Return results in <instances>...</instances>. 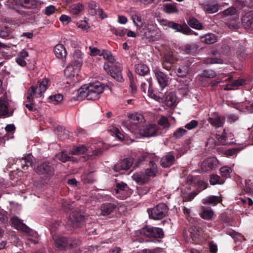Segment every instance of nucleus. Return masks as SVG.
I'll return each mask as SVG.
<instances>
[{"mask_svg":"<svg viewBox=\"0 0 253 253\" xmlns=\"http://www.w3.org/2000/svg\"><path fill=\"white\" fill-rule=\"evenodd\" d=\"M111 32L116 36L123 37L126 34L127 29L125 28H113L111 29Z\"/></svg>","mask_w":253,"mask_h":253,"instance_id":"obj_51","label":"nucleus"},{"mask_svg":"<svg viewBox=\"0 0 253 253\" xmlns=\"http://www.w3.org/2000/svg\"><path fill=\"white\" fill-rule=\"evenodd\" d=\"M194 61V60L192 58L185 60L183 65L177 69V75L179 77L183 78L188 75L190 71V67Z\"/></svg>","mask_w":253,"mask_h":253,"instance_id":"obj_15","label":"nucleus"},{"mask_svg":"<svg viewBox=\"0 0 253 253\" xmlns=\"http://www.w3.org/2000/svg\"><path fill=\"white\" fill-rule=\"evenodd\" d=\"M208 122L213 126L218 128L223 126L225 119L221 117L217 113H212L208 119Z\"/></svg>","mask_w":253,"mask_h":253,"instance_id":"obj_18","label":"nucleus"},{"mask_svg":"<svg viewBox=\"0 0 253 253\" xmlns=\"http://www.w3.org/2000/svg\"><path fill=\"white\" fill-rule=\"evenodd\" d=\"M52 239L54 242V246L60 250H65L69 246L71 248L75 246L79 245L81 241L79 240L68 238L61 235H52Z\"/></svg>","mask_w":253,"mask_h":253,"instance_id":"obj_2","label":"nucleus"},{"mask_svg":"<svg viewBox=\"0 0 253 253\" xmlns=\"http://www.w3.org/2000/svg\"><path fill=\"white\" fill-rule=\"evenodd\" d=\"M214 215L213 211L211 209L202 207V211L200 213V216L204 219L211 220L212 219Z\"/></svg>","mask_w":253,"mask_h":253,"instance_id":"obj_32","label":"nucleus"},{"mask_svg":"<svg viewBox=\"0 0 253 253\" xmlns=\"http://www.w3.org/2000/svg\"><path fill=\"white\" fill-rule=\"evenodd\" d=\"M176 5V3L165 4L164 5V11L168 14L177 13L178 10Z\"/></svg>","mask_w":253,"mask_h":253,"instance_id":"obj_39","label":"nucleus"},{"mask_svg":"<svg viewBox=\"0 0 253 253\" xmlns=\"http://www.w3.org/2000/svg\"><path fill=\"white\" fill-rule=\"evenodd\" d=\"M218 5L217 4H207L204 7L205 11L208 13H214L218 10Z\"/></svg>","mask_w":253,"mask_h":253,"instance_id":"obj_49","label":"nucleus"},{"mask_svg":"<svg viewBox=\"0 0 253 253\" xmlns=\"http://www.w3.org/2000/svg\"><path fill=\"white\" fill-rule=\"evenodd\" d=\"M201 40L207 44H211L217 41L216 36L213 34H208L201 37Z\"/></svg>","mask_w":253,"mask_h":253,"instance_id":"obj_42","label":"nucleus"},{"mask_svg":"<svg viewBox=\"0 0 253 253\" xmlns=\"http://www.w3.org/2000/svg\"><path fill=\"white\" fill-rule=\"evenodd\" d=\"M150 26L151 25L146 22L141 23L140 25H137V31L141 36L148 38L150 32Z\"/></svg>","mask_w":253,"mask_h":253,"instance_id":"obj_24","label":"nucleus"},{"mask_svg":"<svg viewBox=\"0 0 253 253\" xmlns=\"http://www.w3.org/2000/svg\"><path fill=\"white\" fill-rule=\"evenodd\" d=\"M133 179L138 184L143 185L148 183L150 178L144 172H139L134 173L132 176Z\"/></svg>","mask_w":253,"mask_h":253,"instance_id":"obj_26","label":"nucleus"},{"mask_svg":"<svg viewBox=\"0 0 253 253\" xmlns=\"http://www.w3.org/2000/svg\"><path fill=\"white\" fill-rule=\"evenodd\" d=\"M48 80L43 79L38 82L36 85H33L28 90L27 99L28 102H33L34 97H40L47 88Z\"/></svg>","mask_w":253,"mask_h":253,"instance_id":"obj_1","label":"nucleus"},{"mask_svg":"<svg viewBox=\"0 0 253 253\" xmlns=\"http://www.w3.org/2000/svg\"><path fill=\"white\" fill-rule=\"evenodd\" d=\"M117 208V206L112 203H105L101 205L100 208L101 215L105 216L113 212Z\"/></svg>","mask_w":253,"mask_h":253,"instance_id":"obj_22","label":"nucleus"},{"mask_svg":"<svg viewBox=\"0 0 253 253\" xmlns=\"http://www.w3.org/2000/svg\"><path fill=\"white\" fill-rule=\"evenodd\" d=\"M199 193V191L194 190L193 192L184 196V201L187 202L191 201Z\"/></svg>","mask_w":253,"mask_h":253,"instance_id":"obj_59","label":"nucleus"},{"mask_svg":"<svg viewBox=\"0 0 253 253\" xmlns=\"http://www.w3.org/2000/svg\"><path fill=\"white\" fill-rule=\"evenodd\" d=\"M36 172L39 175H43L46 178H50L54 174L53 167L47 162H43L39 165L36 169Z\"/></svg>","mask_w":253,"mask_h":253,"instance_id":"obj_6","label":"nucleus"},{"mask_svg":"<svg viewBox=\"0 0 253 253\" xmlns=\"http://www.w3.org/2000/svg\"><path fill=\"white\" fill-rule=\"evenodd\" d=\"M188 23L191 27L194 29L200 30L203 28L202 24L197 19L193 17L189 19Z\"/></svg>","mask_w":253,"mask_h":253,"instance_id":"obj_44","label":"nucleus"},{"mask_svg":"<svg viewBox=\"0 0 253 253\" xmlns=\"http://www.w3.org/2000/svg\"><path fill=\"white\" fill-rule=\"evenodd\" d=\"M149 166L150 168L147 169L144 172L149 178L150 176H155L158 171L157 165L153 161H150Z\"/></svg>","mask_w":253,"mask_h":253,"instance_id":"obj_38","label":"nucleus"},{"mask_svg":"<svg viewBox=\"0 0 253 253\" xmlns=\"http://www.w3.org/2000/svg\"><path fill=\"white\" fill-rule=\"evenodd\" d=\"M158 127L154 124H149L143 126L139 129V133L144 137H152L157 135Z\"/></svg>","mask_w":253,"mask_h":253,"instance_id":"obj_14","label":"nucleus"},{"mask_svg":"<svg viewBox=\"0 0 253 253\" xmlns=\"http://www.w3.org/2000/svg\"><path fill=\"white\" fill-rule=\"evenodd\" d=\"M165 102L167 106L170 107L175 105L176 101V96L175 93L168 92L166 94Z\"/></svg>","mask_w":253,"mask_h":253,"instance_id":"obj_33","label":"nucleus"},{"mask_svg":"<svg viewBox=\"0 0 253 253\" xmlns=\"http://www.w3.org/2000/svg\"><path fill=\"white\" fill-rule=\"evenodd\" d=\"M198 122L196 120H192L185 126V127L189 130L195 128L198 126Z\"/></svg>","mask_w":253,"mask_h":253,"instance_id":"obj_62","label":"nucleus"},{"mask_svg":"<svg viewBox=\"0 0 253 253\" xmlns=\"http://www.w3.org/2000/svg\"><path fill=\"white\" fill-rule=\"evenodd\" d=\"M11 3L10 7L13 9L16 8V5H19L26 9L35 8L37 5L36 0H8Z\"/></svg>","mask_w":253,"mask_h":253,"instance_id":"obj_13","label":"nucleus"},{"mask_svg":"<svg viewBox=\"0 0 253 253\" xmlns=\"http://www.w3.org/2000/svg\"><path fill=\"white\" fill-rule=\"evenodd\" d=\"M12 225L17 230H21L26 233H30L31 229L28 227L17 216H13L11 219Z\"/></svg>","mask_w":253,"mask_h":253,"instance_id":"obj_21","label":"nucleus"},{"mask_svg":"<svg viewBox=\"0 0 253 253\" xmlns=\"http://www.w3.org/2000/svg\"><path fill=\"white\" fill-rule=\"evenodd\" d=\"M87 150V148L85 145H81L78 146H74L71 150V153L73 155H79L84 154Z\"/></svg>","mask_w":253,"mask_h":253,"instance_id":"obj_41","label":"nucleus"},{"mask_svg":"<svg viewBox=\"0 0 253 253\" xmlns=\"http://www.w3.org/2000/svg\"><path fill=\"white\" fill-rule=\"evenodd\" d=\"M49 99L54 104H57L60 103L63 99V96L60 94H55L54 95H51L49 96Z\"/></svg>","mask_w":253,"mask_h":253,"instance_id":"obj_55","label":"nucleus"},{"mask_svg":"<svg viewBox=\"0 0 253 253\" xmlns=\"http://www.w3.org/2000/svg\"><path fill=\"white\" fill-rule=\"evenodd\" d=\"M101 56H103L104 59L108 61L106 62H108L111 64L115 61L114 57L113 56L112 53L109 50L105 49L102 50Z\"/></svg>","mask_w":253,"mask_h":253,"instance_id":"obj_43","label":"nucleus"},{"mask_svg":"<svg viewBox=\"0 0 253 253\" xmlns=\"http://www.w3.org/2000/svg\"><path fill=\"white\" fill-rule=\"evenodd\" d=\"M236 55L240 60H243L247 57V53L245 51V48L243 46L238 47L236 51Z\"/></svg>","mask_w":253,"mask_h":253,"instance_id":"obj_46","label":"nucleus"},{"mask_svg":"<svg viewBox=\"0 0 253 253\" xmlns=\"http://www.w3.org/2000/svg\"><path fill=\"white\" fill-rule=\"evenodd\" d=\"M54 53L56 57L62 60L66 58L67 53L66 50L62 44H57L54 48Z\"/></svg>","mask_w":253,"mask_h":253,"instance_id":"obj_25","label":"nucleus"},{"mask_svg":"<svg viewBox=\"0 0 253 253\" xmlns=\"http://www.w3.org/2000/svg\"><path fill=\"white\" fill-rule=\"evenodd\" d=\"M9 103L8 100L6 97H0V117H8L11 114L8 112Z\"/></svg>","mask_w":253,"mask_h":253,"instance_id":"obj_20","label":"nucleus"},{"mask_svg":"<svg viewBox=\"0 0 253 253\" xmlns=\"http://www.w3.org/2000/svg\"><path fill=\"white\" fill-rule=\"evenodd\" d=\"M247 81L244 79H239L238 80H234L231 84L230 85V87L227 86L226 89L228 90L232 89L233 87H239L243 85L246 84Z\"/></svg>","mask_w":253,"mask_h":253,"instance_id":"obj_45","label":"nucleus"},{"mask_svg":"<svg viewBox=\"0 0 253 253\" xmlns=\"http://www.w3.org/2000/svg\"><path fill=\"white\" fill-rule=\"evenodd\" d=\"M201 80L205 79H212L215 78L216 73L212 70L207 69L204 70L200 75Z\"/></svg>","mask_w":253,"mask_h":253,"instance_id":"obj_40","label":"nucleus"},{"mask_svg":"<svg viewBox=\"0 0 253 253\" xmlns=\"http://www.w3.org/2000/svg\"><path fill=\"white\" fill-rule=\"evenodd\" d=\"M128 185L125 182L117 183L115 188L116 197L121 200H125L131 195Z\"/></svg>","mask_w":253,"mask_h":253,"instance_id":"obj_8","label":"nucleus"},{"mask_svg":"<svg viewBox=\"0 0 253 253\" xmlns=\"http://www.w3.org/2000/svg\"><path fill=\"white\" fill-rule=\"evenodd\" d=\"M236 9L235 8L231 7L228 8H227L226 10H224L222 13L223 14L224 16H228V15H234L236 13Z\"/></svg>","mask_w":253,"mask_h":253,"instance_id":"obj_61","label":"nucleus"},{"mask_svg":"<svg viewBox=\"0 0 253 253\" xmlns=\"http://www.w3.org/2000/svg\"><path fill=\"white\" fill-rule=\"evenodd\" d=\"M76 55H74V59L65 69V73L67 72H75V71H79L80 70L83 63L82 55L80 54L79 55L80 57H79L77 59H76Z\"/></svg>","mask_w":253,"mask_h":253,"instance_id":"obj_17","label":"nucleus"},{"mask_svg":"<svg viewBox=\"0 0 253 253\" xmlns=\"http://www.w3.org/2000/svg\"><path fill=\"white\" fill-rule=\"evenodd\" d=\"M196 186L197 188L196 189V191H199V193L202 190L206 189L208 187V184L203 180H199L197 182Z\"/></svg>","mask_w":253,"mask_h":253,"instance_id":"obj_58","label":"nucleus"},{"mask_svg":"<svg viewBox=\"0 0 253 253\" xmlns=\"http://www.w3.org/2000/svg\"><path fill=\"white\" fill-rule=\"evenodd\" d=\"M221 175L225 177H230V174L232 172V169L228 167H223L221 168L220 169Z\"/></svg>","mask_w":253,"mask_h":253,"instance_id":"obj_57","label":"nucleus"},{"mask_svg":"<svg viewBox=\"0 0 253 253\" xmlns=\"http://www.w3.org/2000/svg\"><path fill=\"white\" fill-rule=\"evenodd\" d=\"M56 158L63 163L68 161H73V157L69 156L65 152H62L56 155Z\"/></svg>","mask_w":253,"mask_h":253,"instance_id":"obj_47","label":"nucleus"},{"mask_svg":"<svg viewBox=\"0 0 253 253\" xmlns=\"http://www.w3.org/2000/svg\"><path fill=\"white\" fill-rule=\"evenodd\" d=\"M100 94L88 88H84L82 86L78 90V97L81 99L86 98L87 100H95L100 98Z\"/></svg>","mask_w":253,"mask_h":253,"instance_id":"obj_11","label":"nucleus"},{"mask_svg":"<svg viewBox=\"0 0 253 253\" xmlns=\"http://www.w3.org/2000/svg\"><path fill=\"white\" fill-rule=\"evenodd\" d=\"M198 46L195 43L186 44L181 47V50L187 54H193L196 52Z\"/></svg>","mask_w":253,"mask_h":253,"instance_id":"obj_37","label":"nucleus"},{"mask_svg":"<svg viewBox=\"0 0 253 253\" xmlns=\"http://www.w3.org/2000/svg\"><path fill=\"white\" fill-rule=\"evenodd\" d=\"M148 82L149 86L148 89V95L153 98H155L157 97V92L154 90L153 87V84L151 81V79L150 78L149 80H147Z\"/></svg>","mask_w":253,"mask_h":253,"instance_id":"obj_53","label":"nucleus"},{"mask_svg":"<svg viewBox=\"0 0 253 253\" xmlns=\"http://www.w3.org/2000/svg\"><path fill=\"white\" fill-rule=\"evenodd\" d=\"M134 69L135 73L140 76H144L150 72L148 66L142 63L135 64L134 65Z\"/></svg>","mask_w":253,"mask_h":253,"instance_id":"obj_29","label":"nucleus"},{"mask_svg":"<svg viewBox=\"0 0 253 253\" xmlns=\"http://www.w3.org/2000/svg\"><path fill=\"white\" fill-rule=\"evenodd\" d=\"M215 161L211 158L205 160L201 165V169L203 171H210L214 169L216 164Z\"/></svg>","mask_w":253,"mask_h":253,"instance_id":"obj_27","label":"nucleus"},{"mask_svg":"<svg viewBox=\"0 0 253 253\" xmlns=\"http://www.w3.org/2000/svg\"><path fill=\"white\" fill-rule=\"evenodd\" d=\"M165 22V25L166 26L175 30V32H179L185 35H192L194 33L186 24L181 25L173 21L168 20H166Z\"/></svg>","mask_w":253,"mask_h":253,"instance_id":"obj_9","label":"nucleus"},{"mask_svg":"<svg viewBox=\"0 0 253 253\" xmlns=\"http://www.w3.org/2000/svg\"><path fill=\"white\" fill-rule=\"evenodd\" d=\"M46 224L49 227V229L52 235L55 232L59 226L61 225V222L59 220H53L49 219L47 220Z\"/></svg>","mask_w":253,"mask_h":253,"instance_id":"obj_35","label":"nucleus"},{"mask_svg":"<svg viewBox=\"0 0 253 253\" xmlns=\"http://www.w3.org/2000/svg\"><path fill=\"white\" fill-rule=\"evenodd\" d=\"M103 68L106 72L119 82H123L124 79L122 76V67L118 62H113L112 63L105 62Z\"/></svg>","mask_w":253,"mask_h":253,"instance_id":"obj_3","label":"nucleus"},{"mask_svg":"<svg viewBox=\"0 0 253 253\" xmlns=\"http://www.w3.org/2000/svg\"><path fill=\"white\" fill-rule=\"evenodd\" d=\"M242 23L245 29H253V11H250L245 14L242 18Z\"/></svg>","mask_w":253,"mask_h":253,"instance_id":"obj_23","label":"nucleus"},{"mask_svg":"<svg viewBox=\"0 0 253 253\" xmlns=\"http://www.w3.org/2000/svg\"><path fill=\"white\" fill-rule=\"evenodd\" d=\"M32 158L33 156L29 154L19 160V163H21L22 169H26L32 166L33 163Z\"/></svg>","mask_w":253,"mask_h":253,"instance_id":"obj_34","label":"nucleus"},{"mask_svg":"<svg viewBox=\"0 0 253 253\" xmlns=\"http://www.w3.org/2000/svg\"><path fill=\"white\" fill-rule=\"evenodd\" d=\"M69 221L73 227H81L84 222V216L80 211H74L69 216Z\"/></svg>","mask_w":253,"mask_h":253,"instance_id":"obj_10","label":"nucleus"},{"mask_svg":"<svg viewBox=\"0 0 253 253\" xmlns=\"http://www.w3.org/2000/svg\"><path fill=\"white\" fill-rule=\"evenodd\" d=\"M201 231L199 227L192 226L183 233V236L187 241L191 238L193 242H196L200 237Z\"/></svg>","mask_w":253,"mask_h":253,"instance_id":"obj_12","label":"nucleus"},{"mask_svg":"<svg viewBox=\"0 0 253 253\" xmlns=\"http://www.w3.org/2000/svg\"><path fill=\"white\" fill-rule=\"evenodd\" d=\"M174 156L171 154H168L162 158L160 164L163 168H169L174 164Z\"/></svg>","mask_w":253,"mask_h":253,"instance_id":"obj_30","label":"nucleus"},{"mask_svg":"<svg viewBox=\"0 0 253 253\" xmlns=\"http://www.w3.org/2000/svg\"><path fill=\"white\" fill-rule=\"evenodd\" d=\"M84 9V6L81 3H77L72 4L69 8L70 13L73 15H77L83 11Z\"/></svg>","mask_w":253,"mask_h":253,"instance_id":"obj_36","label":"nucleus"},{"mask_svg":"<svg viewBox=\"0 0 253 253\" xmlns=\"http://www.w3.org/2000/svg\"><path fill=\"white\" fill-rule=\"evenodd\" d=\"M82 180L84 183H92L94 181L93 174L92 172L84 173L82 175Z\"/></svg>","mask_w":253,"mask_h":253,"instance_id":"obj_48","label":"nucleus"},{"mask_svg":"<svg viewBox=\"0 0 253 253\" xmlns=\"http://www.w3.org/2000/svg\"><path fill=\"white\" fill-rule=\"evenodd\" d=\"M159 125L165 128H168L170 126L168 119L167 117L162 116L158 122Z\"/></svg>","mask_w":253,"mask_h":253,"instance_id":"obj_56","label":"nucleus"},{"mask_svg":"<svg viewBox=\"0 0 253 253\" xmlns=\"http://www.w3.org/2000/svg\"><path fill=\"white\" fill-rule=\"evenodd\" d=\"M132 165V161L131 158H125L120 161L114 167L115 171L123 173V171L129 169Z\"/></svg>","mask_w":253,"mask_h":253,"instance_id":"obj_16","label":"nucleus"},{"mask_svg":"<svg viewBox=\"0 0 253 253\" xmlns=\"http://www.w3.org/2000/svg\"><path fill=\"white\" fill-rule=\"evenodd\" d=\"M82 87H84V88H88L92 91L100 94H101L104 90L103 84L99 82L89 84V85L84 84L82 86Z\"/></svg>","mask_w":253,"mask_h":253,"instance_id":"obj_28","label":"nucleus"},{"mask_svg":"<svg viewBox=\"0 0 253 253\" xmlns=\"http://www.w3.org/2000/svg\"><path fill=\"white\" fill-rule=\"evenodd\" d=\"M210 182L211 184L214 185L218 184H222L224 181L220 180V177L219 176L216 174H211V175Z\"/></svg>","mask_w":253,"mask_h":253,"instance_id":"obj_52","label":"nucleus"},{"mask_svg":"<svg viewBox=\"0 0 253 253\" xmlns=\"http://www.w3.org/2000/svg\"><path fill=\"white\" fill-rule=\"evenodd\" d=\"M10 30L8 28L4 27L0 30V37L6 38L9 35Z\"/></svg>","mask_w":253,"mask_h":253,"instance_id":"obj_63","label":"nucleus"},{"mask_svg":"<svg viewBox=\"0 0 253 253\" xmlns=\"http://www.w3.org/2000/svg\"><path fill=\"white\" fill-rule=\"evenodd\" d=\"M128 118L130 120L124 121L122 126L130 132L133 131V126L131 125L132 124L136 125L142 122L144 120L143 116L137 113L129 115Z\"/></svg>","mask_w":253,"mask_h":253,"instance_id":"obj_7","label":"nucleus"},{"mask_svg":"<svg viewBox=\"0 0 253 253\" xmlns=\"http://www.w3.org/2000/svg\"><path fill=\"white\" fill-rule=\"evenodd\" d=\"M222 201V199L221 197L212 195L204 199L202 203L205 205L216 206L218 203H221Z\"/></svg>","mask_w":253,"mask_h":253,"instance_id":"obj_31","label":"nucleus"},{"mask_svg":"<svg viewBox=\"0 0 253 253\" xmlns=\"http://www.w3.org/2000/svg\"><path fill=\"white\" fill-rule=\"evenodd\" d=\"M153 71L160 87L164 89L168 84L169 77L159 69H155Z\"/></svg>","mask_w":253,"mask_h":253,"instance_id":"obj_19","label":"nucleus"},{"mask_svg":"<svg viewBox=\"0 0 253 253\" xmlns=\"http://www.w3.org/2000/svg\"><path fill=\"white\" fill-rule=\"evenodd\" d=\"M139 232L141 236L150 239L162 238L164 236L163 230L159 227L146 226Z\"/></svg>","mask_w":253,"mask_h":253,"instance_id":"obj_5","label":"nucleus"},{"mask_svg":"<svg viewBox=\"0 0 253 253\" xmlns=\"http://www.w3.org/2000/svg\"><path fill=\"white\" fill-rule=\"evenodd\" d=\"M150 191V188L147 186L137 187V191L139 195L146 194Z\"/></svg>","mask_w":253,"mask_h":253,"instance_id":"obj_64","label":"nucleus"},{"mask_svg":"<svg viewBox=\"0 0 253 253\" xmlns=\"http://www.w3.org/2000/svg\"><path fill=\"white\" fill-rule=\"evenodd\" d=\"M216 138L223 145H225L228 142H227V137L226 136V133L225 130L223 129V131L221 134H216Z\"/></svg>","mask_w":253,"mask_h":253,"instance_id":"obj_54","label":"nucleus"},{"mask_svg":"<svg viewBox=\"0 0 253 253\" xmlns=\"http://www.w3.org/2000/svg\"><path fill=\"white\" fill-rule=\"evenodd\" d=\"M240 149L239 148H234L232 149H228L225 152V155L227 157H232L236 155L239 151Z\"/></svg>","mask_w":253,"mask_h":253,"instance_id":"obj_60","label":"nucleus"},{"mask_svg":"<svg viewBox=\"0 0 253 253\" xmlns=\"http://www.w3.org/2000/svg\"><path fill=\"white\" fill-rule=\"evenodd\" d=\"M169 208L164 203H160L153 208L148 209L147 211L150 218L154 220H161L168 214Z\"/></svg>","mask_w":253,"mask_h":253,"instance_id":"obj_4","label":"nucleus"},{"mask_svg":"<svg viewBox=\"0 0 253 253\" xmlns=\"http://www.w3.org/2000/svg\"><path fill=\"white\" fill-rule=\"evenodd\" d=\"M187 132V131L186 129L182 127H179L174 131L172 134V136L175 139H180Z\"/></svg>","mask_w":253,"mask_h":253,"instance_id":"obj_50","label":"nucleus"}]
</instances>
